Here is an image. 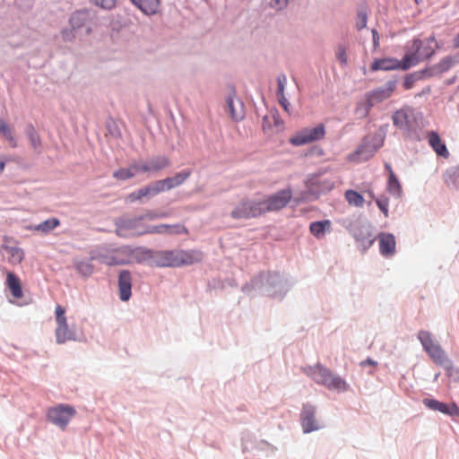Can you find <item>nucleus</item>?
<instances>
[{
    "label": "nucleus",
    "instance_id": "f257e3e1",
    "mask_svg": "<svg viewBox=\"0 0 459 459\" xmlns=\"http://www.w3.org/2000/svg\"><path fill=\"white\" fill-rule=\"evenodd\" d=\"M291 285L288 278L278 272H263L255 276L250 282L243 285L242 291L249 295L256 291L281 299Z\"/></svg>",
    "mask_w": 459,
    "mask_h": 459
},
{
    "label": "nucleus",
    "instance_id": "f03ea898",
    "mask_svg": "<svg viewBox=\"0 0 459 459\" xmlns=\"http://www.w3.org/2000/svg\"><path fill=\"white\" fill-rule=\"evenodd\" d=\"M302 372L315 381L317 385H323L330 391L344 393L350 390L351 385L345 379L333 373L331 369L316 363L314 366L302 368Z\"/></svg>",
    "mask_w": 459,
    "mask_h": 459
},
{
    "label": "nucleus",
    "instance_id": "7ed1b4c3",
    "mask_svg": "<svg viewBox=\"0 0 459 459\" xmlns=\"http://www.w3.org/2000/svg\"><path fill=\"white\" fill-rule=\"evenodd\" d=\"M437 44L434 36H430L421 40L414 39L411 43H407L405 48L406 53L403 56V70H408L415 66L422 59H429L435 55V47Z\"/></svg>",
    "mask_w": 459,
    "mask_h": 459
},
{
    "label": "nucleus",
    "instance_id": "20e7f679",
    "mask_svg": "<svg viewBox=\"0 0 459 459\" xmlns=\"http://www.w3.org/2000/svg\"><path fill=\"white\" fill-rule=\"evenodd\" d=\"M71 30L64 29L62 37L65 41H72L75 38L82 39L92 30L93 14L88 9L75 11L70 17Z\"/></svg>",
    "mask_w": 459,
    "mask_h": 459
},
{
    "label": "nucleus",
    "instance_id": "39448f33",
    "mask_svg": "<svg viewBox=\"0 0 459 459\" xmlns=\"http://www.w3.org/2000/svg\"><path fill=\"white\" fill-rule=\"evenodd\" d=\"M388 128L389 125L384 124L373 134H368L362 139L361 143L354 153V156L358 157L359 161L369 160L383 146Z\"/></svg>",
    "mask_w": 459,
    "mask_h": 459
},
{
    "label": "nucleus",
    "instance_id": "423d86ee",
    "mask_svg": "<svg viewBox=\"0 0 459 459\" xmlns=\"http://www.w3.org/2000/svg\"><path fill=\"white\" fill-rule=\"evenodd\" d=\"M421 119V112L408 106L396 110L392 115L394 126L408 136L416 133Z\"/></svg>",
    "mask_w": 459,
    "mask_h": 459
},
{
    "label": "nucleus",
    "instance_id": "0eeeda50",
    "mask_svg": "<svg viewBox=\"0 0 459 459\" xmlns=\"http://www.w3.org/2000/svg\"><path fill=\"white\" fill-rule=\"evenodd\" d=\"M418 339L431 359L443 367L447 375L452 370L453 361L447 357L440 344L433 340L429 332L424 330L418 333Z\"/></svg>",
    "mask_w": 459,
    "mask_h": 459
},
{
    "label": "nucleus",
    "instance_id": "6e6552de",
    "mask_svg": "<svg viewBox=\"0 0 459 459\" xmlns=\"http://www.w3.org/2000/svg\"><path fill=\"white\" fill-rule=\"evenodd\" d=\"M347 230L353 237L358 249L362 252H366L377 238L373 235V226L366 220L357 219L351 221Z\"/></svg>",
    "mask_w": 459,
    "mask_h": 459
},
{
    "label": "nucleus",
    "instance_id": "1a4fd4ad",
    "mask_svg": "<svg viewBox=\"0 0 459 459\" xmlns=\"http://www.w3.org/2000/svg\"><path fill=\"white\" fill-rule=\"evenodd\" d=\"M146 220L143 213L134 217H120L115 221L116 234L121 238L139 237L148 234L149 225L143 221Z\"/></svg>",
    "mask_w": 459,
    "mask_h": 459
},
{
    "label": "nucleus",
    "instance_id": "9d476101",
    "mask_svg": "<svg viewBox=\"0 0 459 459\" xmlns=\"http://www.w3.org/2000/svg\"><path fill=\"white\" fill-rule=\"evenodd\" d=\"M75 414L76 411L72 405L60 403L49 408L47 417L52 424L65 429Z\"/></svg>",
    "mask_w": 459,
    "mask_h": 459
},
{
    "label": "nucleus",
    "instance_id": "9b49d317",
    "mask_svg": "<svg viewBox=\"0 0 459 459\" xmlns=\"http://www.w3.org/2000/svg\"><path fill=\"white\" fill-rule=\"evenodd\" d=\"M292 197L290 188L281 189L268 196L264 200H258L261 206V214L267 212H275L284 208Z\"/></svg>",
    "mask_w": 459,
    "mask_h": 459
},
{
    "label": "nucleus",
    "instance_id": "f8f14e48",
    "mask_svg": "<svg viewBox=\"0 0 459 459\" xmlns=\"http://www.w3.org/2000/svg\"><path fill=\"white\" fill-rule=\"evenodd\" d=\"M261 215V206L257 200L245 198L234 206L230 217L234 220H248Z\"/></svg>",
    "mask_w": 459,
    "mask_h": 459
},
{
    "label": "nucleus",
    "instance_id": "ddd939ff",
    "mask_svg": "<svg viewBox=\"0 0 459 459\" xmlns=\"http://www.w3.org/2000/svg\"><path fill=\"white\" fill-rule=\"evenodd\" d=\"M299 420L304 434L320 430L324 427L322 422L316 418V407L309 403L303 404Z\"/></svg>",
    "mask_w": 459,
    "mask_h": 459
},
{
    "label": "nucleus",
    "instance_id": "4468645a",
    "mask_svg": "<svg viewBox=\"0 0 459 459\" xmlns=\"http://www.w3.org/2000/svg\"><path fill=\"white\" fill-rule=\"evenodd\" d=\"M325 134V127L323 124H319L312 128H305L298 132L290 138V143L294 146H301L324 138Z\"/></svg>",
    "mask_w": 459,
    "mask_h": 459
},
{
    "label": "nucleus",
    "instance_id": "2eb2a0df",
    "mask_svg": "<svg viewBox=\"0 0 459 459\" xmlns=\"http://www.w3.org/2000/svg\"><path fill=\"white\" fill-rule=\"evenodd\" d=\"M459 64V52L444 56L437 64L426 67L427 77L441 76Z\"/></svg>",
    "mask_w": 459,
    "mask_h": 459
},
{
    "label": "nucleus",
    "instance_id": "dca6fc26",
    "mask_svg": "<svg viewBox=\"0 0 459 459\" xmlns=\"http://www.w3.org/2000/svg\"><path fill=\"white\" fill-rule=\"evenodd\" d=\"M397 81L395 79L387 81L383 86L366 92L365 96L376 106L378 103L387 100L396 88Z\"/></svg>",
    "mask_w": 459,
    "mask_h": 459
},
{
    "label": "nucleus",
    "instance_id": "f3484780",
    "mask_svg": "<svg viewBox=\"0 0 459 459\" xmlns=\"http://www.w3.org/2000/svg\"><path fill=\"white\" fill-rule=\"evenodd\" d=\"M142 173L157 174L169 167L170 160L165 155L152 156L144 162H138Z\"/></svg>",
    "mask_w": 459,
    "mask_h": 459
},
{
    "label": "nucleus",
    "instance_id": "a211bd4d",
    "mask_svg": "<svg viewBox=\"0 0 459 459\" xmlns=\"http://www.w3.org/2000/svg\"><path fill=\"white\" fill-rule=\"evenodd\" d=\"M152 265L157 267H177L176 250H153Z\"/></svg>",
    "mask_w": 459,
    "mask_h": 459
},
{
    "label": "nucleus",
    "instance_id": "6ab92c4d",
    "mask_svg": "<svg viewBox=\"0 0 459 459\" xmlns=\"http://www.w3.org/2000/svg\"><path fill=\"white\" fill-rule=\"evenodd\" d=\"M377 238L381 255L386 258L394 256L396 253V241L394 234L380 232Z\"/></svg>",
    "mask_w": 459,
    "mask_h": 459
},
{
    "label": "nucleus",
    "instance_id": "aec40b11",
    "mask_svg": "<svg viewBox=\"0 0 459 459\" xmlns=\"http://www.w3.org/2000/svg\"><path fill=\"white\" fill-rule=\"evenodd\" d=\"M119 299L127 301L132 296V273L128 270H122L118 274Z\"/></svg>",
    "mask_w": 459,
    "mask_h": 459
},
{
    "label": "nucleus",
    "instance_id": "412c9836",
    "mask_svg": "<svg viewBox=\"0 0 459 459\" xmlns=\"http://www.w3.org/2000/svg\"><path fill=\"white\" fill-rule=\"evenodd\" d=\"M177 267L190 265L203 259V253L197 250H176Z\"/></svg>",
    "mask_w": 459,
    "mask_h": 459
},
{
    "label": "nucleus",
    "instance_id": "4be33fe9",
    "mask_svg": "<svg viewBox=\"0 0 459 459\" xmlns=\"http://www.w3.org/2000/svg\"><path fill=\"white\" fill-rule=\"evenodd\" d=\"M148 234L173 235L186 232V229L181 224H159L149 225Z\"/></svg>",
    "mask_w": 459,
    "mask_h": 459
},
{
    "label": "nucleus",
    "instance_id": "5701e85b",
    "mask_svg": "<svg viewBox=\"0 0 459 459\" xmlns=\"http://www.w3.org/2000/svg\"><path fill=\"white\" fill-rule=\"evenodd\" d=\"M121 252L126 255H129V257L133 255L138 263L149 262L152 265V249L147 247H135L131 248L130 247H122Z\"/></svg>",
    "mask_w": 459,
    "mask_h": 459
},
{
    "label": "nucleus",
    "instance_id": "b1692460",
    "mask_svg": "<svg viewBox=\"0 0 459 459\" xmlns=\"http://www.w3.org/2000/svg\"><path fill=\"white\" fill-rule=\"evenodd\" d=\"M56 340L58 344H63L68 341H76L77 334L75 328L69 327L66 321L57 324Z\"/></svg>",
    "mask_w": 459,
    "mask_h": 459
},
{
    "label": "nucleus",
    "instance_id": "393cba45",
    "mask_svg": "<svg viewBox=\"0 0 459 459\" xmlns=\"http://www.w3.org/2000/svg\"><path fill=\"white\" fill-rule=\"evenodd\" d=\"M403 58L402 60H398L396 58H381L375 59V61L371 64L372 71H391L396 69L403 70Z\"/></svg>",
    "mask_w": 459,
    "mask_h": 459
},
{
    "label": "nucleus",
    "instance_id": "a878e982",
    "mask_svg": "<svg viewBox=\"0 0 459 459\" xmlns=\"http://www.w3.org/2000/svg\"><path fill=\"white\" fill-rule=\"evenodd\" d=\"M191 175L190 169H185L178 173H177L173 177H169L164 179H160V185L163 188V191H169L172 188H175L180 185H182Z\"/></svg>",
    "mask_w": 459,
    "mask_h": 459
},
{
    "label": "nucleus",
    "instance_id": "bb28decb",
    "mask_svg": "<svg viewBox=\"0 0 459 459\" xmlns=\"http://www.w3.org/2000/svg\"><path fill=\"white\" fill-rule=\"evenodd\" d=\"M93 259H95L94 255H91L90 258H74V267L82 277L89 278L92 275L94 272Z\"/></svg>",
    "mask_w": 459,
    "mask_h": 459
},
{
    "label": "nucleus",
    "instance_id": "cd10ccee",
    "mask_svg": "<svg viewBox=\"0 0 459 459\" xmlns=\"http://www.w3.org/2000/svg\"><path fill=\"white\" fill-rule=\"evenodd\" d=\"M226 102L231 118L235 121L242 120L245 117L243 103L238 99L235 100L233 96H229Z\"/></svg>",
    "mask_w": 459,
    "mask_h": 459
},
{
    "label": "nucleus",
    "instance_id": "c85d7f7f",
    "mask_svg": "<svg viewBox=\"0 0 459 459\" xmlns=\"http://www.w3.org/2000/svg\"><path fill=\"white\" fill-rule=\"evenodd\" d=\"M428 138L429 145L438 156H441L443 158H448L449 152L437 132H429Z\"/></svg>",
    "mask_w": 459,
    "mask_h": 459
},
{
    "label": "nucleus",
    "instance_id": "c756f323",
    "mask_svg": "<svg viewBox=\"0 0 459 459\" xmlns=\"http://www.w3.org/2000/svg\"><path fill=\"white\" fill-rule=\"evenodd\" d=\"M138 173H141L139 169V163L134 162L127 168H121L113 172V178L117 180H127L135 177Z\"/></svg>",
    "mask_w": 459,
    "mask_h": 459
},
{
    "label": "nucleus",
    "instance_id": "7c9ffc66",
    "mask_svg": "<svg viewBox=\"0 0 459 459\" xmlns=\"http://www.w3.org/2000/svg\"><path fill=\"white\" fill-rule=\"evenodd\" d=\"M102 262L107 265H124L129 264L130 257L129 255L123 254L121 252V247L117 249L115 253L106 255L102 257Z\"/></svg>",
    "mask_w": 459,
    "mask_h": 459
},
{
    "label": "nucleus",
    "instance_id": "2f4dec72",
    "mask_svg": "<svg viewBox=\"0 0 459 459\" xmlns=\"http://www.w3.org/2000/svg\"><path fill=\"white\" fill-rule=\"evenodd\" d=\"M445 184L453 189L459 187V165L448 168L443 176Z\"/></svg>",
    "mask_w": 459,
    "mask_h": 459
},
{
    "label": "nucleus",
    "instance_id": "473e14b6",
    "mask_svg": "<svg viewBox=\"0 0 459 459\" xmlns=\"http://www.w3.org/2000/svg\"><path fill=\"white\" fill-rule=\"evenodd\" d=\"M309 230L316 238H321L326 232L331 231V221L329 220L317 221L310 223Z\"/></svg>",
    "mask_w": 459,
    "mask_h": 459
},
{
    "label": "nucleus",
    "instance_id": "72a5a7b5",
    "mask_svg": "<svg viewBox=\"0 0 459 459\" xmlns=\"http://www.w3.org/2000/svg\"><path fill=\"white\" fill-rule=\"evenodd\" d=\"M422 403L431 411H439L449 416L451 403H446L432 398H424Z\"/></svg>",
    "mask_w": 459,
    "mask_h": 459
},
{
    "label": "nucleus",
    "instance_id": "f704fd0d",
    "mask_svg": "<svg viewBox=\"0 0 459 459\" xmlns=\"http://www.w3.org/2000/svg\"><path fill=\"white\" fill-rule=\"evenodd\" d=\"M6 286L11 290L12 295L16 299H21L23 295L20 279L15 273L9 272L6 276Z\"/></svg>",
    "mask_w": 459,
    "mask_h": 459
},
{
    "label": "nucleus",
    "instance_id": "c9c22d12",
    "mask_svg": "<svg viewBox=\"0 0 459 459\" xmlns=\"http://www.w3.org/2000/svg\"><path fill=\"white\" fill-rule=\"evenodd\" d=\"M25 134H26L33 150L37 153H40L42 151L41 140H40L39 133L37 132V130L31 124H29L26 126Z\"/></svg>",
    "mask_w": 459,
    "mask_h": 459
},
{
    "label": "nucleus",
    "instance_id": "e433bc0d",
    "mask_svg": "<svg viewBox=\"0 0 459 459\" xmlns=\"http://www.w3.org/2000/svg\"><path fill=\"white\" fill-rule=\"evenodd\" d=\"M145 14H153L157 12L159 0H131Z\"/></svg>",
    "mask_w": 459,
    "mask_h": 459
},
{
    "label": "nucleus",
    "instance_id": "4c0bfd02",
    "mask_svg": "<svg viewBox=\"0 0 459 459\" xmlns=\"http://www.w3.org/2000/svg\"><path fill=\"white\" fill-rule=\"evenodd\" d=\"M373 107V104L364 95V97L357 102L356 108L354 109V114L358 118L363 119L368 117L369 111Z\"/></svg>",
    "mask_w": 459,
    "mask_h": 459
},
{
    "label": "nucleus",
    "instance_id": "58836bf2",
    "mask_svg": "<svg viewBox=\"0 0 459 459\" xmlns=\"http://www.w3.org/2000/svg\"><path fill=\"white\" fill-rule=\"evenodd\" d=\"M59 225L60 221L57 218H50L37 225H33L30 229L36 231H40L42 233L48 234Z\"/></svg>",
    "mask_w": 459,
    "mask_h": 459
},
{
    "label": "nucleus",
    "instance_id": "ea45409f",
    "mask_svg": "<svg viewBox=\"0 0 459 459\" xmlns=\"http://www.w3.org/2000/svg\"><path fill=\"white\" fill-rule=\"evenodd\" d=\"M427 77L426 69H421L420 71H416L414 73L409 74L405 76L403 82V87L405 90H410L413 87L414 83L420 80H422Z\"/></svg>",
    "mask_w": 459,
    "mask_h": 459
},
{
    "label": "nucleus",
    "instance_id": "a19ab883",
    "mask_svg": "<svg viewBox=\"0 0 459 459\" xmlns=\"http://www.w3.org/2000/svg\"><path fill=\"white\" fill-rule=\"evenodd\" d=\"M4 249L9 255V262L13 264H20L24 257L23 250L18 247L4 246Z\"/></svg>",
    "mask_w": 459,
    "mask_h": 459
},
{
    "label": "nucleus",
    "instance_id": "79ce46f5",
    "mask_svg": "<svg viewBox=\"0 0 459 459\" xmlns=\"http://www.w3.org/2000/svg\"><path fill=\"white\" fill-rule=\"evenodd\" d=\"M387 190L395 198H399L402 195V186L394 172H391L387 182Z\"/></svg>",
    "mask_w": 459,
    "mask_h": 459
},
{
    "label": "nucleus",
    "instance_id": "37998d69",
    "mask_svg": "<svg viewBox=\"0 0 459 459\" xmlns=\"http://www.w3.org/2000/svg\"><path fill=\"white\" fill-rule=\"evenodd\" d=\"M0 134L10 143L12 147L17 146L16 140L13 134V130L2 118H0Z\"/></svg>",
    "mask_w": 459,
    "mask_h": 459
},
{
    "label": "nucleus",
    "instance_id": "c03bdc74",
    "mask_svg": "<svg viewBox=\"0 0 459 459\" xmlns=\"http://www.w3.org/2000/svg\"><path fill=\"white\" fill-rule=\"evenodd\" d=\"M143 190L147 199L152 198L158 195L160 193L164 192L160 180L152 182L149 185L143 186Z\"/></svg>",
    "mask_w": 459,
    "mask_h": 459
},
{
    "label": "nucleus",
    "instance_id": "a18cd8bd",
    "mask_svg": "<svg viewBox=\"0 0 459 459\" xmlns=\"http://www.w3.org/2000/svg\"><path fill=\"white\" fill-rule=\"evenodd\" d=\"M345 198L350 204L356 207H361L364 204L363 196L354 190H347L345 192Z\"/></svg>",
    "mask_w": 459,
    "mask_h": 459
},
{
    "label": "nucleus",
    "instance_id": "49530a36",
    "mask_svg": "<svg viewBox=\"0 0 459 459\" xmlns=\"http://www.w3.org/2000/svg\"><path fill=\"white\" fill-rule=\"evenodd\" d=\"M368 13L366 7H360L357 13V19L355 26L357 30H360L367 27Z\"/></svg>",
    "mask_w": 459,
    "mask_h": 459
},
{
    "label": "nucleus",
    "instance_id": "de8ad7c7",
    "mask_svg": "<svg viewBox=\"0 0 459 459\" xmlns=\"http://www.w3.org/2000/svg\"><path fill=\"white\" fill-rule=\"evenodd\" d=\"M376 204L379 210L383 212L385 218L389 216V200L385 195H380L376 198Z\"/></svg>",
    "mask_w": 459,
    "mask_h": 459
},
{
    "label": "nucleus",
    "instance_id": "09e8293b",
    "mask_svg": "<svg viewBox=\"0 0 459 459\" xmlns=\"http://www.w3.org/2000/svg\"><path fill=\"white\" fill-rule=\"evenodd\" d=\"M90 2L103 10H112L117 0H90Z\"/></svg>",
    "mask_w": 459,
    "mask_h": 459
},
{
    "label": "nucleus",
    "instance_id": "8fccbe9b",
    "mask_svg": "<svg viewBox=\"0 0 459 459\" xmlns=\"http://www.w3.org/2000/svg\"><path fill=\"white\" fill-rule=\"evenodd\" d=\"M265 3L276 11L283 10L289 4L290 0H264Z\"/></svg>",
    "mask_w": 459,
    "mask_h": 459
},
{
    "label": "nucleus",
    "instance_id": "3c124183",
    "mask_svg": "<svg viewBox=\"0 0 459 459\" xmlns=\"http://www.w3.org/2000/svg\"><path fill=\"white\" fill-rule=\"evenodd\" d=\"M143 215H144L145 219L148 221H154L157 219H163V218L168 217L167 212H156V211H152V210L146 211L143 213Z\"/></svg>",
    "mask_w": 459,
    "mask_h": 459
},
{
    "label": "nucleus",
    "instance_id": "603ef678",
    "mask_svg": "<svg viewBox=\"0 0 459 459\" xmlns=\"http://www.w3.org/2000/svg\"><path fill=\"white\" fill-rule=\"evenodd\" d=\"M287 83V77L284 74L277 77V96L284 95L285 86Z\"/></svg>",
    "mask_w": 459,
    "mask_h": 459
},
{
    "label": "nucleus",
    "instance_id": "864d4df0",
    "mask_svg": "<svg viewBox=\"0 0 459 459\" xmlns=\"http://www.w3.org/2000/svg\"><path fill=\"white\" fill-rule=\"evenodd\" d=\"M108 134L114 138H119L121 136L120 130L117 125L114 121H110L107 124Z\"/></svg>",
    "mask_w": 459,
    "mask_h": 459
},
{
    "label": "nucleus",
    "instance_id": "5fc2aeb1",
    "mask_svg": "<svg viewBox=\"0 0 459 459\" xmlns=\"http://www.w3.org/2000/svg\"><path fill=\"white\" fill-rule=\"evenodd\" d=\"M65 308L63 307H61L59 305L56 307V324H59V323L66 321V317L65 316Z\"/></svg>",
    "mask_w": 459,
    "mask_h": 459
},
{
    "label": "nucleus",
    "instance_id": "6e6d98bb",
    "mask_svg": "<svg viewBox=\"0 0 459 459\" xmlns=\"http://www.w3.org/2000/svg\"><path fill=\"white\" fill-rule=\"evenodd\" d=\"M336 57L342 65H345L347 64V57H346V52H345L344 48H342V47L339 48V49L336 53Z\"/></svg>",
    "mask_w": 459,
    "mask_h": 459
},
{
    "label": "nucleus",
    "instance_id": "4d7b16f0",
    "mask_svg": "<svg viewBox=\"0 0 459 459\" xmlns=\"http://www.w3.org/2000/svg\"><path fill=\"white\" fill-rule=\"evenodd\" d=\"M280 105L284 108L285 111L289 112L290 102L286 99L285 95L277 96Z\"/></svg>",
    "mask_w": 459,
    "mask_h": 459
},
{
    "label": "nucleus",
    "instance_id": "13d9d810",
    "mask_svg": "<svg viewBox=\"0 0 459 459\" xmlns=\"http://www.w3.org/2000/svg\"><path fill=\"white\" fill-rule=\"evenodd\" d=\"M447 376L452 377L454 382L459 383V367L458 368L452 367V370L449 371Z\"/></svg>",
    "mask_w": 459,
    "mask_h": 459
},
{
    "label": "nucleus",
    "instance_id": "bf43d9fd",
    "mask_svg": "<svg viewBox=\"0 0 459 459\" xmlns=\"http://www.w3.org/2000/svg\"><path fill=\"white\" fill-rule=\"evenodd\" d=\"M449 416L452 418H458L459 419V407L455 403H451L450 407V413Z\"/></svg>",
    "mask_w": 459,
    "mask_h": 459
},
{
    "label": "nucleus",
    "instance_id": "052dcab7",
    "mask_svg": "<svg viewBox=\"0 0 459 459\" xmlns=\"http://www.w3.org/2000/svg\"><path fill=\"white\" fill-rule=\"evenodd\" d=\"M371 32H372L374 48H377L379 46V39H380L379 34L376 29H373L371 30Z\"/></svg>",
    "mask_w": 459,
    "mask_h": 459
},
{
    "label": "nucleus",
    "instance_id": "680f3d73",
    "mask_svg": "<svg viewBox=\"0 0 459 459\" xmlns=\"http://www.w3.org/2000/svg\"><path fill=\"white\" fill-rule=\"evenodd\" d=\"M323 187H322V191H330L333 188V182L330 181V180H324L323 181Z\"/></svg>",
    "mask_w": 459,
    "mask_h": 459
},
{
    "label": "nucleus",
    "instance_id": "e2e57ef3",
    "mask_svg": "<svg viewBox=\"0 0 459 459\" xmlns=\"http://www.w3.org/2000/svg\"><path fill=\"white\" fill-rule=\"evenodd\" d=\"M127 202L129 203H134L136 201H139V198H138V195H137V192L136 191H134L132 193H130L127 196H126V199Z\"/></svg>",
    "mask_w": 459,
    "mask_h": 459
},
{
    "label": "nucleus",
    "instance_id": "0e129e2a",
    "mask_svg": "<svg viewBox=\"0 0 459 459\" xmlns=\"http://www.w3.org/2000/svg\"><path fill=\"white\" fill-rule=\"evenodd\" d=\"M377 362L370 358H368L367 359L360 362V366L363 368L366 366H377Z\"/></svg>",
    "mask_w": 459,
    "mask_h": 459
},
{
    "label": "nucleus",
    "instance_id": "69168bd1",
    "mask_svg": "<svg viewBox=\"0 0 459 459\" xmlns=\"http://www.w3.org/2000/svg\"><path fill=\"white\" fill-rule=\"evenodd\" d=\"M137 192V195H138V198H139V201H141L143 203V198H146V195H145V192L143 190V187L136 190Z\"/></svg>",
    "mask_w": 459,
    "mask_h": 459
},
{
    "label": "nucleus",
    "instance_id": "338daca9",
    "mask_svg": "<svg viewBox=\"0 0 459 459\" xmlns=\"http://www.w3.org/2000/svg\"><path fill=\"white\" fill-rule=\"evenodd\" d=\"M453 45L455 48H459V33L455 37L453 40Z\"/></svg>",
    "mask_w": 459,
    "mask_h": 459
},
{
    "label": "nucleus",
    "instance_id": "774afa93",
    "mask_svg": "<svg viewBox=\"0 0 459 459\" xmlns=\"http://www.w3.org/2000/svg\"><path fill=\"white\" fill-rule=\"evenodd\" d=\"M4 168H5V161L4 160H1L0 161V175L4 172Z\"/></svg>",
    "mask_w": 459,
    "mask_h": 459
}]
</instances>
